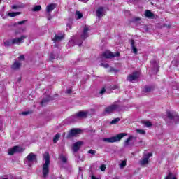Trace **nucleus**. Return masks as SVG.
<instances>
[{
  "instance_id": "nucleus-14",
  "label": "nucleus",
  "mask_w": 179,
  "mask_h": 179,
  "mask_svg": "<svg viewBox=\"0 0 179 179\" xmlns=\"http://www.w3.org/2000/svg\"><path fill=\"white\" fill-rule=\"evenodd\" d=\"M89 114L88 111H83V110H80L79 112H78L77 113H76V115H77V117L79 120H83L85 118H87V115Z\"/></svg>"
},
{
  "instance_id": "nucleus-12",
  "label": "nucleus",
  "mask_w": 179,
  "mask_h": 179,
  "mask_svg": "<svg viewBox=\"0 0 179 179\" xmlns=\"http://www.w3.org/2000/svg\"><path fill=\"white\" fill-rule=\"evenodd\" d=\"M152 153H148L147 155H145L142 159L140 161V164L141 166H145V164H148L149 163V159L152 157Z\"/></svg>"
},
{
  "instance_id": "nucleus-18",
  "label": "nucleus",
  "mask_w": 179,
  "mask_h": 179,
  "mask_svg": "<svg viewBox=\"0 0 179 179\" xmlns=\"http://www.w3.org/2000/svg\"><path fill=\"white\" fill-rule=\"evenodd\" d=\"M1 17H3V19H6L7 16H10V17H15V16H17L19 15H20V12H15V13H8L6 16H3V15H2V13H1Z\"/></svg>"
},
{
  "instance_id": "nucleus-8",
  "label": "nucleus",
  "mask_w": 179,
  "mask_h": 179,
  "mask_svg": "<svg viewBox=\"0 0 179 179\" xmlns=\"http://www.w3.org/2000/svg\"><path fill=\"white\" fill-rule=\"evenodd\" d=\"M118 108H120V106L117 104H112L105 108L104 114H113Z\"/></svg>"
},
{
  "instance_id": "nucleus-20",
  "label": "nucleus",
  "mask_w": 179,
  "mask_h": 179,
  "mask_svg": "<svg viewBox=\"0 0 179 179\" xmlns=\"http://www.w3.org/2000/svg\"><path fill=\"white\" fill-rule=\"evenodd\" d=\"M57 8V6L55 3L50 4L47 6L46 7V12L48 13H50V12H52Z\"/></svg>"
},
{
  "instance_id": "nucleus-57",
  "label": "nucleus",
  "mask_w": 179,
  "mask_h": 179,
  "mask_svg": "<svg viewBox=\"0 0 179 179\" xmlns=\"http://www.w3.org/2000/svg\"><path fill=\"white\" fill-rule=\"evenodd\" d=\"M81 1H85V0H81Z\"/></svg>"
},
{
  "instance_id": "nucleus-9",
  "label": "nucleus",
  "mask_w": 179,
  "mask_h": 179,
  "mask_svg": "<svg viewBox=\"0 0 179 179\" xmlns=\"http://www.w3.org/2000/svg\"><path fill=\"white\" fill-rule=\"evenodd\" d=\"M96 16L98 19H101L103 16H106V10L104 9V7L100 6L96 9Z\"/></svg>"
},
{
  "instance_id": "nucleus-34",
  "label": "nucleus",
  "mask_w": 179,
  "mask_h": 179,
  "mask_svg": "<svg viewBox=\"0 0 179 179\" xmlns=\"http://www.w3.org/2000/svg\"><path fill=\"white\" fill-rule=\"evenodd\" d=\"M144 124L145 127H147L148 128L152 127V122H149V121H146L144 122Z\"/></svg>"
},
{
  "instance_id": "nucleus-42",
  "label": "nucleus",
  "mask_w": 179,
  "mask_h": 179,
  "mask_svg": "<svg viewBox=\"0 0 179 179\" xmlns=\"http://www.w3.org/2000/svg\"><path fill=\"white\" fill-rule=\"evenodd\" d=\"M12 9H19V8H22V6H16V5H13L12 6Z\"/></svg>"
},
{
  "instance_id": "nucleus-19",
  "label": "nucleus",
  "mask_w": 179,
  "mask_h": 179,
  "mask_svg": "<svg viewBox=\"0 0 179 179\" xmlns=\"http://www.w3.org/2000/svg\"><path fill=\"white\" fill-rule=\"evenodd\" d=\"M67 121H68V122H78V121H79V119H78L77 115L76 114L73 116L68 117Z\"/></svg>"
},
{
  "instance_id": "nucleus-38",
  "label": "nucleus",
  "mask_w": 179,
  "mask_h": 179,
  "mask_svg": "<svg viewBox=\"0 0 179 179\" xmlns=\"http://www.w3.org/2000/svg\"><path fill=\"white\" fill-rule=\"evenodd\" d=\"M171 64H172V65H176V66H178V65H179V62L177 61V60H174V61H172V62H171Z\"/></svg>"
},
{
  "instance_id": "nucleus-37",
  "label": "nucleus",
  "mask_w": 179,
  "mask_h": 179,
  "mask_svg": "<svg viewBox=\"0 0 179 179\" xmlns=\"http://www.w3.org/2000/svg\"><path fill=\"white\" fill-rule=\"evenodd\" d=\"M101 66H103V68H106V69L110 68V65L107 63H101Z\"/></svg>"
},
{
  "instance_id": "nucleus-51",
  "label": "nucleus",
  "mask_w": 179,
  "mask_h": 179,
  "mask_svg": "<svg viewBox=\"0 0 179 179\" xmlns=\"http://www.w3.org/2000/svg\"><path fill=\"white\" fill-rule=\"evenodd\" d=\"M67 27H69V29H72V26L71 25V24H67Z\"/></svg>"
},
{
  "instance_id": "nucleus-54",
  "label": "nucleus",
  "mask_w": 179,
  "mask_h": 179,
  "mask_svg": "<svg viewBox=\"0 0 179 179\" xmlns=\"http://www.w3.org/2000/svg\"><path fill=\"white\" fill-rule=\"evenodd\" d=\"M48 20H51V17H48Z\"/></svg>"
},
{
  "instance_id": "nucleus-16",
  "label": "nucleus",
  "mask_w": 179,
  "mask_h": 179,
  "mask_svg": "<svg viewBox=\"0 0 179 179\" xmlns=\"http://www.w3.org/2000/svg\"><path fill=\"white\" fill-rule=\"evenodd\" d=\"M82 145H83V142L82 141H77L74 143L72 148L73 152H74V153H76V152H78L80 149V146H82Z\"/></svg>"
},
{
  "instance_id": "nucleus-48",
  "label": "nucleus",
  "mask_w": 179,
  "mask_h": 179,
  "mask_svg": "<svg viewBox=\"0 0 179 179\" xmlns=\"http://www.w3.org/2000/svg\"><path fill=\"white\" fill-rule=\"evenodd\" d=\"M66 93H68V94H71V93H72V90L71 89L67 90Z\"/></svg>"
},
{
  "instance_id": "nucleus-5",
  "label": "nucleus",
  "mask_w": 179,
  "mask_h": 179,
  "mask_svg": "<svg viewBox=\"0 0 179 179\" xmlns=\"http://www.w3.org/2000/svg\"><path fill=\"white\" fill-rule=\"evenodd\" d=\"M37 162V155L33 152H30L25 158V163L28 164L29 167H31V163Z\"/></svg>"
},
{
  "instance_id": "nucleus-22",
  "label": "nucleus",
  "mask_w": 179,
  "mask_h": 179,
  "mask_svg": "<svg viewBox=\"0 0 179 179\" xmlns=\"http://www.w3.org/2000/svg\"><path fill=\"white\" fill-rule=\"evenodd\" d=\"M145 17H148V19H154L155 18V14L153 13L150 12V10H146L145 13Z\"/></svg>"
},
{
  "instance_id": "nucleus-53",
  "label": "nucleus",
  "mask_w": 179,
  "mask_h": 179,
  "mask_svg": "<svg viewBox=\"0 0 179 179\" xmlns=\"http://www.w3.org/2000/svg\"><path fill=\"white\" fill-rule=\"evenodd\" d=\"M79 171H82V167H79Z\"/></svg>"
},
{
  "instance_id": "nucleus-11",
  "label": "nucleus",
  "mask_w": 179,
  "mask_h": 179,
  "mask_svg": "<svg viewBox=\"0 0 179 179\" xmlns=\"http://www.w3.org/2000/svg\"><path fill=\"white\" fill-rule=\"evenodd\" d=\"M102 55H103V57H104V58L111 59V58H115V57H119L120 53H119V52L113 53L110 51H106L103 53Z\"/></svg>"
},
{
  "instance_id": "nucleus-50",
  "label": "nucleus",
  "mask_w": 179,
  "mask_h": 179,
  "mask_svg": "<svg viewBox=\"0 0 179 179\" xmlns=\"http://www.w3.org/2000/svg\"><path fill=\"white\" fill-rule=\"evenodd\" d=\"M29 112H22V115H28Z\"/></svg>"
},
{
  "instance_id": "nucleus-15",
  "label": "nucleus",
  "mask_w": 179,
  "mask_h": 179,
  "mask_svg": "<svg viewBox=\"0 0 179 179\" xmlns=\"http://www.w3.org/2000/svg\"><path fill=\"white\" fill-rule=\"evenodd\" d=\"M59 160L60 161L62 167H64V164H68V157L64 154L59 155Z\"/></svg>"
},
{
  "instance_id": "nucleus-33",
  "label": "nucleus",
  "mask_w": 179,
  "mask_h": 179,
  "mask_svg": "<svg viewBox=\"0 0 179 179\" xmlns=\"http://www.w3.org/2000/svg\"><path fill=\"white\" fill-rule=\"evenodd\" d=\"M76 16H77V19H82L83 17V14L80 13V11H76Z\"/></svg>"
},
{
  "instance_id": "nucleus-40",
  "label": "nucleus",
  "mask_w": 179,
  "mask_h": 179,
  "mask_svg": "<svg viewBox=\"0 0 179 179\" xmlns=\"http://www.w3.org/2000/svg\"><path fill=\"white\" fill-rule=\"evenodd\" d=\"M88 153H90V155H96V150H90L88 151Z\"/></svg>"
},
{
  "instance_id": "nucleus-39",
  "label": "nucleus",
  "mask_w": 179,
  "mask_h": 179,
  "mask_svg": "<svg viewBox=\"0 0 179 179\" xmlns=\"http://www.w3.org/2000/svg\"><path fill=\"white\" fill-rule=\"evenodd\" d=\"M12 44V42L9 41H6L4 42V45H6L7 47H9V45H10Z\"/></svg>"
},
{
  "instance_id": "nucleus-41",
  "label": "nucleus",
  "mask_w": 179,
  "mask_h": 179,
  "mask_svg": "<svg viewBox=\"0 0 179 179\" xmlns=\"http://www.w3.org/2000/svg\"><path fill=\"white\" fill-rule=\"evenodd\" d=\"M18 59L20 61H24V55H21L19 57Z\"/></svg>"
},
{
  "instance_id": "nucleus-45",
  "label": "nucleus",
  "mask_w": 179,
  "mask_h": 179,
  "mask_svg": "<svg viewBox=\"0 0 179 179\" xmlns=\"http://www.w3.org/2000/svg\"><path fill=\"white\" fill-rule=\"evenodd\" d=\"M50 59H55V55L52 53L50 55Z\"/></svg>"
},
{
  "instance_id": "nucleus-6",
  "label": "nucleus",
  "mask_w": 179,
  "mask_h": 179,
  "mask_svg": "<svg viewBox=\"0 0 179 179\" xmlns=\"http://www.w3.org/2000/svg\"><path fill=\"white\" fill-rule=\"evenodd\" d=\"M139 76H141V73H139V71H134L127 76V80L128 82L134 83L135 80H138V79H139Z\"/></svg>"
},
{
  "instance_id": "nucleus-56",
  "label": "nucleus",
  "mask_w": 179,
  "mask_h": 179,
  "mask_svg": "<svg viewBox=\"0 0 179 179\" xmlns=\"http://www.w3.org/2000/svg\"><path fill=\"white\" fill-rule=\"evenodd\" d=\"M1 1H2V0H0V3H1Z\"/></svg>"
},
{
  "instance_id": "nucleus-30",
  "label": "nucleus",
  "mask_w": 179,
  "mask_h": 179,
  "mask_svg": "<svg viewBox=\"0 0 179 179\" xmlns=\"http://www.w3.org/2000/svg\"><path fill=\"white\" fill-rule=\"evenodd\" d=\"M120 121H121V119L120 117L115 118L110 122V124L114 125V124H118V122H120Z\"/></svg>"
},
{
  "instance_id": "nucleus-4",
  "label": "nucleus",
  "mask_w": 179,
  "mask_h": 179,
  "mask_svg": "<svg viewBox=\"0 0 179 179\" xmlns=\"http://www.w3.org/2000/svg\"><path fill=\"white\" fill-rule=\"evenodd\" d=\"M90 29H89V27L87 26H85L83 29V33L80 36V39L78 41L75 42L76 45H78L80 47L82 45V43H83V40H86L87 37H89V33H87Z\"/></svg>"
},
{
  "instance_id": "nucleus-1",
  "label": "nucleus",
  "mask_w": 179,
  "mask_h": 179,
  "mask_svg": "<svg viewBox=\"0 0 179 179\" xmlns=\"http://www.w3.org/2000/svg\"><path fill=\"white\" fill-rule=\"evenodd\" d=\"M166 117L167 119L166 121L168 125H171V124H177V122H179V116L176 112H171L170 110L166 111Z\"/></svg>"
},
{
  "instance_id": "nucleus-32",
  "label": "nucleus",
  "mask_w": 179,
  "mask_h": 179,
  "mask_svg": "<svg viewBox=\"0 0 179 179\" xmlns=\"http://www.w3.org/2000/svg\"><path fill=\"white\" fill-rule=\"evenodd\" d=\"M127 166V160H123L119 165L120 169H124Z\"/></svg>"
},
{
  "instance_id": "nucleus-21",
  "label": "nucleus",
  "mask_w": 179,
  "mask_h": 179,
  "mask_svg": "<svg viewBox=\"0 0 179 179\" xmlns=\"http://www.w3.org/2000/svg\"><path fill=\"white\" fill-rule=\"evenodd\" d=\"M64 39V35L62 34H59V35H55L52 41L54 43H57L58 41H61V40Z\"/></svg>"
},
{
  "instance_id": "nucleus-10",
  "label": "nucleus",
  "mask_w": 179,
  "mask_h": 179,
  "mask_svg": "<svg viewBox=\"0 0 179 179\" xmlns=\"http://www.w3.org/2000/svg\"><path fill=\"white\" fill-rule=\"evenodd\" d=\"M80 129H72L69 131L67 134V139H71V138H73V136H76V135H79L80 134Z\"/></svg>"
},
{
  "instance_id": "nucleus-31",
  "label": "nucleus",
  "mask_w": 179,
  "mask_h": 179,
  "mask_svg": "<svg viewBox=\"0 0 179 179\" xmlns=\"http://www.w3.org/2000/svg\"><path fill=\"white\" fill-rule=\"evenodd\" d=\"M40 10H41V6L40 5L36 6L32 8L33 12H40Z\"/></svg>"
},
{
  "instance_id": "nucleus-17",
  "label": "nucleus",
  "mask_w": 179,
  "mask_h": 179,
  "mask_svg": "<svg viewBox=\"0 0 179 179\" xmlns=\"http://www.w3.org/2000/svg\"><path fill=\"white\" fill-rule=\"evenodd\" d=\"M52 97L50 96V95H48L45 98H44L41 101V106H44L48 101H50V100H53Z\"/></svg>"
},
{
  "instance_id": "nucleus-36",
  "label": "nucleus",
  "mask_w": 179,
  "mask_h": 179,
  "mask_svg": "<svg viewBox=\"0 0 179 179\" xmlns=\"http://www.w3.org/2000/svg\"><path fill=\"white\" fill-rule=\"evenodd\" d=\"M26 22H27V20L20 21L17 23H15V26H16V24H19V25L24 24V23H26Z\"/></svg>"
},
{
  "instance_id": "nucleus-43",
  "label": "nucleus",
  "mask_w": 179,
  "mask_h": 179,
  "mask_svg": "<svg viewBox=\"0 0 179 179\" xmlns=\"http://www.w3.org/2000/svg\"><path fill=\"white\" fill-rule=\"evenodd\" d=\"M101 171H106V165L102 164L100 167Z\"/></svg>"
},
{
  "instance_id": "nucleus-26",
  "label": "nucleus",
  "mask_w": 179,
  "mask_h": 179,
  "mask_svg": "<svg viewBox=\"0 0 179 179\" xmlns=\"http://www.w3.org/2000/svg\"><path fill=\"white\" fill-rule=\"evenodd\" d=\"M164 179H177V178L173 175V173L169 172Z\"/></svg>"
},
{
  "instance_id": "nucleus-13",
  "label": "nucleus",
  "mask_w": 179,
  "mask_h": 179,
  "mask_svg": "<svg viewBox=\"0 0 179 179\" xmlns=\"http://www.w3.org/2000/svg\"><path fill=\"white\" fill-rule=\"evenodd\" d=\"M27 37L26 35H22L20 38H15L11 40V44H18L20 45L21 43H24V39Z\"/></svg>"
},
{
  "instance_id": "nucleus-49",
  "label": "nucleus",
  "mask_w": 179,
  "mask_h": 179,
  "mask_svg": "<svg viewBox=\"0 0 179 179\" xmlns=\"http://www.w3.org/2000/svg\"><path fill=\"white\" fill-rule=\"evenodd\" d=\"M139 20H141V18H140V17H136V18L134 19V21H135V22H139Z\"/></svg>"
},
{
  "instance_id": "nucleus-2",
  "label": "nucleus",
  "mask_w": 179,
  "mask_h": 179,
  "mask_svg": "<svg viewBox=\"0 0 179 179\" xmlns=\"http://www.w3.org/2000/svg\"><path fill=\"white\" fill-rule=\"evenodd\" d=\"M44 160L45 163L43 164L42 171L43 177L45 178V177H47L50 173V154H48V152L45 153Z\"/></svg>"
},
{
  "instance_id": "nucleus-44",
  "label": "nucleus",
  "mask_w": 179,
  "mask_h": 179,
  "mask_svg": "<svg viewBox=\"0 0 179 179\" xmlns=\"http://www.w3.org/2000/svg\"><path fill=\"white\" fill-rule=\"evenodd\" d=\"M99 93L100 94H104L106 93V88H102Z\"/></svg>"
},
{
  "instance_id": "nucleus-23",
  "label": "nucleus",
  "mask_w": 179,
  "mask_h": 179,
  "mask_svg": "<svg viewBox=\"0 0 179 179\" xmlns=\"http://www.w3.org/2000/svg\"><path fill=\"white\" fill-rule=\"evenodd\" d=\"M153 90H154L153 87L146 86L143 90V93H150V92H153Z\"/></svg>"
},
{
  "instance_id": "nucleus-28",
  "label": "nucleus",
  "mask_w": 179,
  "mask_h": 179,
  "mask_svg": "<svg viewBox=\"0 0 179 179\" xmlns=\"http://www.w3.org/2000/svg\"><path fill=\"white\" fill-rule=\"evenodd\" d=\"M134 137L132 136H130L125 141H124V146H128L129 145V142L134 139Z\"/></svg>"
},
{
  "instance_id": "nucleus-7",
  "label": "nucleus",
  "mask_w": 179,
  "mask_h": 179,
  "mask_svg": "<svg viewBox=\"0 0 179 179\" xmlns=\"http://www.w3.org/2000/svg\"><path fill=\"white\" fill-rule=\"evenodd\" d=\"M22 152H24V149L20 146L15 145L9 149L8 153L12 156L15 155V153H22Z\"/></svg>"
},
{
  "instance_id": "nucleus-29",
  "label": "nucleus",
  "mask_w": 179,
  "mask_h": 179,
  "mask_svg": "<svg viewBox=\"0 0 179 179\" xmlns=\"http://www.w3.org/2000/svg\"><path fill=\"white\" fill-rule=\"evenodd\" d=\"M59 138H61V134H57L53 138V143H57L59 141Z\"/></svg>"
},
{
  "instance_id": "nucleus-52",
  "label": "nucleus",
  "mask_w": 179,
  "mask_h": 179,
  "mask_svg": "<svg viewBox=\"0 0 179 179\" xmlns=\"http://www.w3.org/2000/svg\"><path fill=\"white\" fill-rule=\"evenodd\" d=\"M92 179H100V178H96V177L92 176Z\"/></svg>"
},
{
  "instance_id": "nucleus-3",
  "label": "nucleus",
  "mask_w": 179,
  "mask_h": 179,
  "mask_svg": "<svg viewBox=\"0 0 179 179\" xmlns=\"http://www.w3.org/2000/svg\"><path fill=\"white\" fill-rule=\"evenodd\" d=\"M124 136H127V134L120 133L117 134L116 136H113L110 138H103V142H106L108 143H114V142H118V141H121Z\"/></svg>"
},
{
  "instance_id": "nucleus-47",
  "label": "nucleus",
  "mask_w": 179,
  "mask_h": 179,
  "mask_svg": "<svg viewBox=\"0 0 179 179\" xmlns=\"http://www.w3.org/2000/svg\"><path fill=\"white\" fill-rule=\"evenodd\" d=\"M3 128V124L2 122H0V131H2V129Z\"/></svg>"
},
{
  "instance_id": "nucleus-46",
  "label": "nucleus",
  "mask_w": 179,
  "mask_h": 179,
  "mask_svg": "<svg viewBox=\"0 0 179 179\" xmlns=\"http://www.w3.org/2000/svg\"><path fill=\"white\" fill-rule=\"evenodd\" d=\"M74 43H75V41L71 40V41H70L69 42V44L70 45H75V44H73Z\"/></svg>"
},
{
  "instance_id": "nucleus-24",
  "label": "nucleus",
  "mask_w": 179,
  "mask_h": 179,
  "mask_svg": "<svg viewBox=\"0 0 179 179\" xmlns=\"http://www.w3.org/2000/svg\"><path fill=\"white\" fill-rule=\"evenodd\" d=\"M22 64L17 61H15L12 66V69H19L21 66Z\"/></svg>"
},
{
  "instance_id": "nucleus-25",
  "label": "nucleus",
  "mask_w": 179,
  "mask_h": 179,
  "mask_svg": "<svg viewBox=\"0 0 179 179\" xmlns=\"http://www.w3.org/2000/svg\"><path fill=\"white\" fill-rule=\"evenodd\" d=\"M131 48L133 50V52L135 54H138V49H136V47H135V41H134V39L131 40Z\"/></svg>"
},
{
  "instance_id": "nucleus-27",
  "label": "nucleus",
  "mask_w": 179,
  "mask_h": 179,
  "mask_svg": "<svg viewBox=\"0 0 179 179\" xmlns=\"http://www.w3.org/2000/svg\"><path fill=\"white\" fill-rule=\"evenodd\" d=\"M152 64H153V68H154V71H156V72H159V64H157V62H152Z\"/></svg>"
},
{
  "instance_id": "nucleus-55",
  "label": "nucleus",
  "mask_w": 179,
  "mask_h": 179,
  "mask_svg": "<svg viewBox=\"0 0 179 179\" xmlns=\"http://www.w3.org/2000/svg\"><path fill=\"white\" fill-rule=\"evenodd\" d=\"M3 179H8V178H3Z\"/></svg>"
},
{
  "instance_id": "nucleus-35",
  "label": "nucleus",
  "mask_w": 179,
  "mask_h": 179,
  "mask_svg": "<svg viewBox=\"0 0 179 179\" xmlns=\"http://www.w3.org/2000/svg\"><path fill=\"white\" fill-rule=\"evenodd\" d=\"M136 132H138V134H140L141 135H145V130L142 129H136Z\"/></svg>"
}]
</instances>
